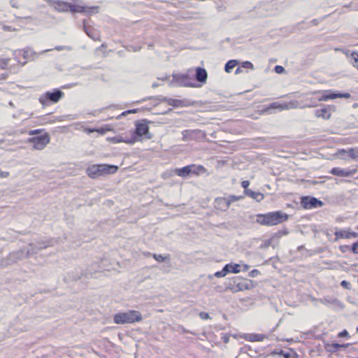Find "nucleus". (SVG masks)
Segmentation results:
<instances>
[{"label":"nucleus","mask_w":358,"mask_h":358,"mask_svg":"<svg viewBox=\"0 0 358 358\" xmlns=\"http://www.w3.org/2000/svg\"><path fill=\"white\" fill-rule=\"evenodd\" d=\"M199 317L202 319V320H208L210 318V315L208 313H205V312H201L199 313Z\"/></svg>","instance_id":"nucleus-36"},{"label":"nucleus","mask_w":358,"mask_h":358,"mask_svg":"<svg viewBox=\"0 0 358 358\" xmlns=\"http://www.w3.org/2000/svg\"><path fill=\"white\" fill-rule=\"evenodd\" d=\"M111 129L109 126H106L105 127L96 129V132L100 134L101 135H103L106 131H110Z\"/></svg>","instance_id":"nucleus-32"},{"label":"nucleus","mask_w":358,"mask_h":358,"mask_svg":"<svg viewBox=\"0 0 358 358\" xmlns=\"http://www.w3.org/2000/svg\"><path fill=\"white\" fill-rule=\"evenodd\" d=\"M327 236H330V234H329L328 232H327Z\"/></svg>","instance_id":"nucleus-59"},{"label":"nucleus","mask_w":358,"mask_h":358,"mask_svg":"<svg viewBox=\"0 0 358 358\" xmlns=\"http://www.w3.org/2000/svg\"><path fill=\"white\" fill-rule=\"evenodd\" d=\"M301 205L306 209L321 207L323 203L315 197L305 196L301 199Z\"/></svg>","instance_id":"nucleus-12"},{"label":"nucleus","mask_w":358,"mask_h":358,"mask_svg":"<svg viewBox=\"0 0 358 358\" xmlns=\"http://www.w3.org/2000/svg\"><path fill=\"white\" fill-rule=\"evenodd\" d=\"M358 107V103H354L353 104V108H357Z\"/></svg>","instance_id":"nucleus-56"},{"label":"nucleus","mask_w":358,"mask_h":358,"mask_svg":"<svg viewBox=\"0 0 358 358\" xmlns=\"http://www.w3.org/2000/svg\"><path fill=\"white\" fill-rule=\"evenodd\" d=\"M333 345H334V348H335V349H338V348H340L343 347V345H340V344H338V343L334 344Z\"/></svg>","instance_id":"nucleus-51"},{"label":"nucleus","mask_w":358,"mask_h":358,"mask_svg":"<svg viewBox=\"0 0 358 358\" xmlns=\"http://www.w3.org/2000/svg\"><path fill=\"white\" fill-rule=\"evenodd\" d=\"M241 267L243 268L241 269L242 271H246L249 269L250 266H248V264H243V266H241Z\"/></svg>","instance_id":"nucleus-49"},{"label":"nucleus","mask_w":358,"mask_h":358,"mask_svg":"<svg viewBox=\"0 0 358 358\" xmlns=\"http://www.w3.org/2000/svg\"><path fill=\"white\" fill-rule=\"evenodd\" d=\"M9 176L8 172L0 171V177L6 178Z\"/></svg>","instance_id":"nucleus-44"},{"label":"nucleus","mask_w":358,"mask_h":358,"mask_svg":"<svg viewBox=\"0 0 358 358\" xmlns=\"http://www.w3.org/2000/svg\"><path fill=\"white\" fill-rule=\"evenodd\" d=\"M227 199H229L230 201V203L231 202H234V201H236L238 200V197L235 196H229V198H227Z\"/></svg>","instance_id":"nucleus-46"},{"label":"nucleus","mask_w":358,"mask_h":358,"mask_svg":"<svg viewBox=\"0 0 358 358\" xmlns=\"http://www.w3.org/2000/svg\"><path fill=\"white\" fill-rule=\"evenodd\" d=\"M227 273H238L241 271V265L238 264H228L225 265Z\"/></svg>","instance_id":"nucleus-23"},{"label":"nucleus","mask_w":358,"mask_h":358,"mask_svg":"<svg viewBox=\"0 0 358 358\" xmlns=\"http://www.w3.org/2000/svg\"><path fill=\"white\" fill-rule=\"evenodd\" d=\"M227 268L224 266L222 271H217L214 274V276L217 277V278H222V277H224L227 274Z\"/></svg>","instance_id":"nucleus-31"},{"label":"nucleus","mask_w":358,"mask_h":358,"mask_svg":"<svg viewBox=\"0 0 358 358\" xmlns=\"http://www.w3.org/2000/svg\"><path fill=\"white\" fill-rule=\"evenodd\" d=\"M250 340L251 341H263L264 336L262 334H252V335H250Z\"/></svg>","instance_id":"nucleus-30"},{"label":"nucleus","mask_w":358,"mask_h":358,"mask_svg":"<svg viewBox=\"0 0 358 358\" xmlns=\"http://www.w3.org/2000/svg\"><path fill=\"white\" fill-rule=\"evenodd\" d=\"M207 76V72L204 69L199 67L196 69V78L199 82L206 83Z\"/></svg>","instance_id":"nucleus-20"},{"label":"nucleus","mask_w":358,"mask_h":358,"mask_svg":"<svg viewBox=\"0 0 358 358\" xmlns=\"http://www.w3.org/2000/svg\"><path fill=\"white\" fill-rule=\"evenodd\" d=\"M238 64L237 60H229L225 65L224 69L227 73H230L231 70Z\"/></svg>","instance_id":"nucleus-25"},{"label":"nucleus","mask_w":358,"mask_h":358,"mask_svg":"<svg viewBox=\"0 0 358 358\" xmlns=\"http://www.w3.org/2000/svg\"><path fill=\"white\" fill-rule=\"evenodd\" d=\"M241 69L240 68H237L236 70V74H238L241 72Z\"/></svg>","instance_id":"nucleus-55"},{"label":"nucleus","mask_w":358,"mask_h":358,"mask_svg":"<svg viewBox=\"0 0 358 358\" xmlns=\"http://www.w3.org/2000/svg\"><path fill=\"white\" fill-rule=\"evenodd\" d=\"M142 320L141 314L136 310H129L125 313H119L113 317V321L117 324H130Z\"/></svg>","instance_id":"nucleus-4"},{"label":"nucleus","mask_w":358,"mask_h":358,"mask_svg":"<svg viewBox=\"0 0 358 358\" xmlns=\"http://www.w3.org/2000/svg\"><path fill=\"white\" fill-rule=\"evenodd\" d=\"M275 71L277 73H282L284 71H285V69L283 66H275Z\"/></svg>","instance_id":"nucleus-37"},{"label":"nucleus","mask_w":358,"mask_h":358,"mask_svg":"<svg viewBox=\"0 0 358 358\" xmlns=\"http://www.w3.org/2000/svg\"><path fill=\"white\" fill-rule=\"evenodd\" d=\"M182 141H202L206 138V135L204 131L200 129H187L182 131Z\"/></svg>","instance_id":"nucleus-8"},{"label":"nucleus","mask_w":358,"mask_h":358,"mask_svg":"<svg viewBox=\"0 0 358 358\" xmlns=\"http://www.w3.org/2000/svg\"><path fill=\"white\" fill-rule=\"evenodd\" d=\"M29 50H24L23 51V57H24V58L28 59L29 58Z\"/></svg>","instance_id":"nucleus-48"},{"label":"nucleus","mask_w":358,"mask_h":358,"mask_svg":"<svg viewBox=\"0 0 358 358\" xmlns=\"http://www.w3.org/2000/svg\"><path fill=\"white\" fill-rule=\"evenodd\" d=\"M317 96L306 97L304 101H298L297 108H313L317 106Z\"/></svg>","instance_id":"nucleus-16"},{"label":"nucleus","mask_w":358,"mask_h":358,"mask_svg":"<svg viewBox=\"0 0 358 358\" xmlns=\"http://www.w3.org/2000/svg\"><path fill=\"white\" fill-rule=\"evenodd\" d=\"M317 96V100L318 101H328V98L326 96V94H320L319 95H315Z\"/></svg>","instance_id":"nucleus-34"},{"label":"nucleus","mask_w":358,"mask_h":358,"mask_svg":"<svg viewBox=\"0 0 358 358\" xmlns=\"http://www.w3.org/2000/svg\"><path fill=\"white\" fill-rule=\"evenodd\" d=\"M349 336L348 332L346 330H344L339 333L338 336L339 337H348Z\"/></svg>","instance_id":"nucleus-41"},{"label":"nucleus","mask_w":358,"mask_h":358,"mask_svg":"<svg viewBox=\"0 0 358 358\" xmlns=\"http://www.w3.org/2000/svg\"><path fill=\"white\" fill-rule=\"evenodd\" d=\"M32 143L33 148L37 150H43L50 142L48 134L34 137L29 140Z\"/></svg>","instance_id":"nucleus-10"},{"label":"nucleus","mask_w":358,"mask_h":358,"mask_svg":"<svg viewBox=\"0 0 358 358\" xmlns=\"http://www.w3.org/2000/svg\"><path fill=\"white\" fill-rule=\"evenodd\" d=\"M212 278H213V275H209V276H208V278H209V279H212Z\"/></svg>","instance_id":"nucleus-58"},{"label":"nucleus","mask_w":358,"mask_h":358,"mask_svg":"<svg viewBox=\"0 0 358 358\" xmlns=\"http://www.w3.org/2000/svg\"><path fill=\"white\" fill-rule=\"evenodd\" d=\"M241 66L245 69H254V66L250 62H243L241 64Z\"/></svg>","instance_id":"nucleus-33"},{"label":"nucleus","mask_w":358,"mask_h":358,"mask_svg":"<svg viewBox=\"0 0 358 358\" xmlns=\"http://www.w3.org/2000/svg\"><path fill=\"white\" fill-rule=\"evenodd\" d=\"M152 257L156 261H157L159 262H163L169 259V256H163L162 255H157V254H153Z\"/></svg>","instance_id":"nucleus-29"},{"label":"nucleus","mask_w":358,"mask_h":358,"mask_svg":"<svg viewBox=\"0 0 358 358\" xmlns=\"http://www.w3.org/2000/svg\"><path fill=\"white\" fill-rule=\"evenodd\" d=\"M55 49L57 50H70V48L69 47H62V46H59V47H56Z\"/></svg>","instance_id":"nucleus-50"},{"label":"nucleus","mask_w":358,"mask_h":358,"mask_svg":"<svg viewBox=\"0 0 358 358\" xmlns=\"http://www.w3.org/2000/svg\"><path fill=\"white\" fill-rule=\"evenodd\" d=\"M47 247L48 245H43L36 247L33 244H29L27 248L10 253L8 257V264H14L24 258H27L29 256L37 253L39 250L45 248Z\"/></svg>","instance_id":"nucleus-2"},{"label":"nucleus","mask_w":358,"mask_h":358,"mask_svg":"<svg viewBox=\"0 0 358 358\" xmlns=\"http://www.w3.org/2000/svg\"><path fill=\"white\" fill-rule=\"evenodd\" d=\"M320 94H326V96L328 98V100L336 98L349 99L351 96L350 93H334L329 91H315L309 93V94L312 95H319Z\"/></svg>","instance_id":"nucleus-14"},{"label":"nucleus","mask_w":358,"mask_h":358,"mask_svg":"<svg viewBox=\"0 0 358 358\" xmlns=\"http://www.w3.org/2000/svg\"><path fill=\"white\" fill-rule=\"evenodd\" d=\"M357 158H358V148H357Z\"/></svg>","instance_id":"nucleus-57"},{"label":"nucleus","mask_w":358,"mask_h":358,"mask_svg":"<svg viewBox=\"0 0 358 358\" xmlns=\"http://www.w3.org/2000/svg\"><path fill=\"white\" fill-rule=\"evenodd\" d=\"M133 136H136L138 141H141V138L145 139H150L152 138L148 122L145 120L136 122L135 134Z\"/></svg>","instance_id":"nucleus-7"},{"label":"nucleus","mask_w":358,"mask_h":358,"mask_svg":"<svg viewBox=\"0 0 358 358\" xmlns=\"http://www.w3.org/2000/svg\"><path fill=\"white\" fill-rule=\"evenodd\" d=\"M252 287V281L248 279L236 277L229 281L227 287V289L236 293L247 289H250Z\"/></svg>","instance_id":"nucleus-5"},{"label":"nucleus","mask_w":358,"mask_h":358,"mask_svg":"<svg viewBox=\"0 0 358 358\" xmlns=\"http://www.w3.org/2000/svg\"><path fill=\"white\" fill-rule=\"evenodd\" d=\"M245 194L251 198H252L253 199H255V201L259 202L261 201H262L264 198V196L263 194L260 193V192H254L252 190H246L245 191Z\"/></svg>","instance_id":"nucleus-22"},{"label":"nucleus","mask_w":358,"mask_h":358,"mask_svg":"<svg viewBox=\"0 0 358 358\" xmlns=\"http://www.w3.org/2000/svg\"><path fill=\"white\" fill-rule=\"evenodd\" d=\"M175 173L182 178H186L191 173L190 166H186L180 169H176Z\"/></svg>","instance_id":"nucleus-21"},{"label":"nucleus","mask_w":358,"mask_h":358,"mask_svg":"<svg viewBox=\"0 0 358 358\" xmlns=\"http://www.w3.org/2000/svg\"><path fill=\"white\" fill-rule=\"evenodd\" d=\"M134 113V110H128V111H127V112H124V113H122V115H124L125 113Z\"/></svg>","instance_id":"nucleus-54"},{"label":"nucleus","mask_w":358,"mask_h":358,"mask_svg":"<svg viewBox=\"0 0 358 358\" xmlns=\"http://www.w3.org/2000/svg\"><path fill=\"white\" fill-rule=\"evenodd\" d=\"M259 274V271L257 269H253L252 271H251L249 273V276L251 278H255Z\"/></svg>","instance_id":"nucleus-38"},{"label":"nucleus","mask_w":358,"mask_h":358,"mask_svg":"<svg viewBox=\"0 0 358 358\" xmlns=\"http://www.w3.org/2000/svg\"><path fill=\"white\" fill-rule=\"evenodd\" d=\"M343 53L345 54L347 56H348L349 55H350V52L348 50H344Z\"/></svg>","instance_id":"nucleus-53"},{"label":"nucleus","mask_w":358,"mask_h":358,"mask_svg":"<svg viewBox=\"0 0 358 358\" xmlns=\"http://www.w3.org/2000/svg\"><path fill=\"white\" fill-rule=\"evenodd\" d=\"M348 245H341L340 247V250L342 252H347L348 249Z\"/></svg>","instance_id":"nucleus-45"},{"label":"nucleus","mask_w":358,"mask_h":358,"mask_svg":"<svg viewBox=\"0 0 358 358\" xmlns=\"http://www.w3.org/2000/svg\"><path fill=\"white\" fill-rule=\"evenodd\" d=\"M189 166L191 168V173L195 174L196 176H199L206 171V169L201 165L192 164Z\"/></svg>","instance_id":"nucleus-24"},{"label":"nucleus","mask_w":358,"mask_h":358,"mask_svg":"<svg viewBox=\"0 0 358 358\" xmlns=\"http://www.w3.org/2000/svg\"><path fill=\"white\" fill-rule=\"evenodd\" d=\"M38 133H39V130H38V129H37V130H33V131H31L29 132V134H30L31 135L36 134H38Z\"/></svg>","instance_id":"nucleus-52"},{"label":"nucleus","mask_w":358,"mask_h":358,"mask_svg":"<svg viewBox=\"0 0 358 358\" xmlns=\"http://www.w3.org/2000/svg\"><path fill=\"white\" fill-rule=\"evenodd\" d=\"M249 185H250V182L248 180H244L241 182L242 187L245 189V191H244L245 192L246 190H250V189H248Z\"/></svg>","instance_id":"nucleus-39"},{"label":"nucleus","mask_w":358,"mask_h":358,"mask_svg":"<svg viewBox=\"0 0 358 358\" xmlns=\"http://www.w3.org/2000/svg\"><path fill=\"white\" fill-rule=\"evenodd\" d=\"M352 238H358V233L353 232L350 230V239Z\"/></svg>","instance_id":"nucleus-43"},{"label":"nucleus","mask_w":358,"mask_h":358,"mask_svg":"<svg viewBox=\"0 0 358 358\" xmlns=\"http://www.w3.org/2000/svg\"><path fill=\"white\" fill-rule=\"evenodd\" d=\"M351 250L354 254H358V241L352 244Z\"/></svg>","instance_id":"nucleus-35"},{"label":"nucleus","mask_w":358,"mask_h":358,"mask_svg":"<svg viewBox=\"0 0 358 358\" xmlns=\"http://www.w3.org/2000/svg\"><path fill=\"white\" fill-rule=\"evenodd\" d=\"M298 106V101L296 100H292L289 102H273L269 105L265 111L269 109H278L279 110H290L297 108Z\"/></svg>","instance_id":"nucleus-9"},{"label":"nucleus","mask_w":358,"mask_h":358,"mask_svg":"<svg viewBox=\"0 0 358 358\" xmlns=\"http://www.w3.org/2000/svg\"><path fill=\"white\" fill-rule=\"evenodd\" d=\"M108 140L113 143H126L127 144H133L138 141L136 136H131V138H124L122 136H116L112 138H108Z\"/></svg>","instance_id":"nucleus-15"},{"label":"nucleus","mask_w":358,"mask_h":358,"mask_svg":"<svg viewBox=\"0 0 358 358\" xmlns=\"http://www.w3.org/2000/svg\"><path fill=\"white\" fill-rule=\"evenodd\" d=\"M288 215L280 211H275L257 215V222L262 225L274 226L286 221Z\"/></svg>","instance_id":"nucleus-1"},{"label":"nucleus","mask_w":358,"mask_h":358,"mask_svg":"<svg viewBox=\"0 0 358 358\" xmlns=\"http://www.w3.org/2000/svg\"><path fill=\"white\" fill-rule=\"evenodd\" d=\"M95 131H96V129H90V128L85 129V131L87 132V134L95 132Z\"/></svg>","instance_id":"nucleus-47"},{"label":"nucleus","mask_w":358,"mask_h":358,"mask_svg":"<svg viewBox=\"0 0 358 358\" xmlns=\"http://www.w3.org/2000/svg\"><path fill=\"white\" fill-rule=\"evenodd\" d=\"M341 286H343L345 288L349 289L350 282L346 280H343L341 283Z\"/></svg>","instance_id":"nucleus-42"},{"label":"nucleus","mask_w":358,"mask_h":358,"mask_svg":"<svg viewBox=\"0 0 358 358\" xmlns=\"http://www.w3.org/2000/svg\"><path fill=\"white\" fill-rule=\"evenodd\" d=\"M172 82L179 86L183 87H194L195 85L192 84L191 78L189 77L187 74H173Z\"/></svg>","instance_id":"nucleus-11"},{"label":"nucleus","mask_w":358,"mask_h":358,"mask_svg":"<svg viewBox=\"0 0 358 358\" xmlns=\"http://www.w3.org/2000/svg\"><path fill=\"white\" fill-rule=\"evenodd\" d=\"M357 170H345L341 168H333L330 170L329 173L332 175L340 177H348L356 173Z\"/></svg>","instance_id":"nucleus-17"},{"label":"nucleus","mask_w":358,"mask_h":358,"mask_svg":"<svg viewBox=\"0 0 358 358\" xmlns=\"http://www.w3.org/2000/svg\"><path fill=\"white\" fill-rule=\"evenodd\" d=\"M336 156L341 159H344V160L348 159L347 152H346V150H344V149L338 150L336 153Z\"/></svg>","instance_id":"nucleus-28"},{"label":"nucleus","mask_w":358,"mask_h":358,"mask_svg":"<svg viewBox=\"0 0 358 358\" xmlns=\"http://www.w3.org/2000/svg\"><path fill=\"white\" fill-rule=\"evenodd\" d=\"M350 57L353 60L352 64L358 69V53L355 52H351Z\"/></svg>","instance_id":"nucleus-27"},{"label":"nucleus","mask_w":358,"mask_h":358,"mask_svg":"<svg viewBox=\"0 0 358 358\" xmlns=\"http://www.w3.org/2000/svg\"><path fill=\"white\" fill-rule=\"evenodd\" d=\"M215 206L216 208L225 211L230 206V201L227 198H219L215 199Z\"/></svg>","instance_id":"nucleus-18"},{"label":"nucleus","mask_w":358,"mask_h":358,"mask_svg":"<svg viewBox=\"0 0 358 358\" xmlns=\"http://www.w3.org/2000/svg\"><path fill=\"white\" fill-rule=\"evenodd\" d=\"M335 110V106L329 105L324 106L321 109L316 110L315 111V115L318 118H322L323 120H329L331 116V112H334Z\"/></svg>","instance_id":"nucleus-13"},{"label":"nucleus","mask_w":358,"mask_h":358,"mask_svg":"<svg viewBox=\"0 0 358 358\" xmlns=\"http://www.w3.org/2000/svg\"><path fill=\"white\" fill-rule=\"evenodd\" d=\"M118 170V166L108 164H93L87 167L86 172L91 178L114 174Z\"/></svg>","instance_id":"nucleus-3"},{"label":"nucleus","mask_w":358,"mask_h":358,"mask_svg":"<svg viewBox=\"0 0 358 358\" xmlns=\"http://www.w3.org/2000/svg\"><path fill=\"white\" fill-rule=\"evenodd\" d=\"M64 95V92L59 90H56L54 92H47L40 96L39 101L43 106H48L50 103L58 102Z\"/></svg>","instance_id":"nucleus-6"},{"label":"nucleus","mask_w":358,"mask_h":358,"mask_svg":"<svg viewBox=\"0 0 358 358\" xmlns=\"http://www.w3.org/2000/svg\"><path fill=\"white\" fill-rule=\"evenodd\" d=\"M350 229H336L335 234L334 241H337L341 238L350 239Z\"/></svg>","instance_id":"nucleus-19"},{"label":"nucleus","mask_w":358,"mask_h":358,"mask_svg":"<svg viewBox=\"0 0 358 358\" xmlns=\"http://www.w3.org/2000/svg\"><path fill=\"white\" fill-rule=\"evenodd\" d=\"M348 159H357V148H352L346 150Z\"/></svg>","instance_id":"nucleus-26"},{"label":"nucleus","mask_w":358,"mask_h":358,"mask_svg":"<svg viewBox=\"0 0 358 358\" xmlns=\"http://www.w3.org/2000/svg\"><path fill=\"white\" fill-rule=\"evenodd\" d=\"M357 229H358V225H357Z\"/></svg>","instance_id":"nucleus-60"},{"label":"nucleus","mask_w":358,"mask_h":358,"mask_svg":"<svg viewBox=\"0 0 358 358\" xmlns=\"http://www.w3.org/2000/svg\"><path fill=\"white\" fill-rule=\"evenodd\" d=\"M8 61L7 59H0V66L1 69H4L7 64Z\"/></svg>","instance_id":"nucleus-40"}]
</instances>
